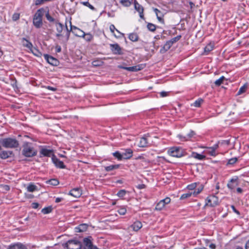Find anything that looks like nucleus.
Listing matches in <instances>:
<instances>
[{"instance_id": "obj_1", "label": "nucleus", "mask_w": 249, "mask_h": 249, "mask_svg": "<svg viewBox=\"0 0 249 249\" xmlns=\"http://www.w3.org/2000/svg\"><path fill=\"white\" fill-rule=\"evenodd\" d=\"M45 9L41 8L37 10L34 15L33 18V24L36 28H40L42 24V17L45 13H47Z\"/></svg>"}, {"instance_id": "obj_2", "label": "nucleus", "mask_w": 249, "mask_h": 249, "mask_svg": "<svg viewBox=\"0 0 249 249\" xmlns=\"http://www.w3.org/2000/svg\"><path fill=\"white\" fill-rule=\"evenodd\" d=\"M2 146L5 148H15L19 146L18 141L12 138H6L0 139Z\"/></svg>"}, {"instance_id": "obj_3", "label": "nucleus", "mask_w": 249, "mask_h": 249, "mask_svg": "<svg viewBox=\"0 0 249 249\" xmlns=\"http://www.w3.org/2000/svg\"><path fill=\"white\" fill-rule=\"evenodd\" d=\"M22 153L26 157H32L37 154V151L33 147L32 143L26 142L23 144Z\"/></svg>"}, {"instance_id": "obj_4", "label": "nucleus", "mask_w": 249, "mask_h": 249, "mask_svg": "<svg viewBox=\"0 0 249 249\" xmlns=\"http://www.w3.org/2000/svg\"><path fill=\"white\" fill-rule=\"evenodd\" d=\"M46 9L47 10V12L46 13V18L50 22H55L56 30L57 32L56 34V36L59 38L62 36L61 33L63 30V25L59 22L58 21H55V19L50 15L48 7H46Z\"/></svg>"}, {"instance_id": "obj_5", "label": "nucleus", "mask_w": 249, "mask_h": 249, "mask_svg": "<svg viewBox=\"0 0 249 249\" xmlns=\"http://www.w3.org/2000/svg\"><path fill=\"white\" fill-rule=\"evenodd\" d=\"M65 249H81V243L77 240H70L63 244Z\"/></svg>"}, {"instance_id": "obj_6", "label": "nucleus", "mask_w": 249, "mask_h": 249, "mask_svg": "<svg viewBox=\"0 0 249 249\" xmlns=\"http://www.w3.org/2000/svg\"><path fill=\"white\" fill-rule=\"evenodd\" d=\"M168 153L171 156L177 158H180L183 156L182 149L178 147L170 148L168 151Z\"/></svg>"}, {"instance_id": "obj_7", "label": "nucleus", "mask_w": 249, "mask_h": 249, "mask_svg": "<svg viewBox=\"0 0 249 249\" xmlns=\"http://www.w3.org/2000/svg\"><path fill=\"white\" fill-rule=\"evenodd\" d=\"M91 239L92 237L91 236L84 238V247L83 249H99L97 247L93 245Z\"/></svg>"}, {"instance_id": "obj_8", "label": "nucleus", "mask_w": 249, "mask_h": 249, "mask_svg": "<svg viewBox=\"0 0 249 249\" xmlns=\"http://www.w3.org/2000/svg\"><path fill=\"white\" fill-rule=\"evenodd\" d=\"M206 201V205H209L211 207H214L218 204V198L216 196L212 195L207 197Z\"/></svg>"}, {"instance_id": "obj_9", "label": "nucleus", "mask_w": 249, "mask_h": 249, "mask_svg": "<svg viewBox=\"0 0 249 249\" xmlns=\"http://www.w3.org/2000/svg\"><path fill=\"white\" fill-rule=\"evenodd\" d=\"M144 64H141L136 66L129 67L119 66V68L124 70H126L130 71H137L142 70L144 68Z\"/></svg>"}, {"instance_id": "obj_10", "label": "nucleus", "mask_w": 249, "mask_h": 249, "mask_svg": "<svg viewBox=\"0 0 249 249\" xmlns=\"http://www.w3.org/2000/svg\"><path fill=\"white\" fill-rule=\"evenodd\" d=\"M238 185V177L235 176L231 178L227 184V187L231 191L233 190Z\"/></svg>"}, {"instance_id": "obj_11", "label": "nucleus", "mask_w": 249, "mask_h": 249, "mask_svg": "<svg viewBox=\"0 0 249 249\" xmlns=\"http://www.w3.org/2000/svg\"><path fill=\"white\" fill-rule=\"evenodd\" d=\"M110 48L114 54L121 55L123 54L122 48L117 43L110 44Z\"/></svg>"}, {"instance_id": "obj_12", "label": "nucleus", "mask_w": 249, "mask_h": 249, "mask_svg": "<svg viewBox=\"0 0 249 249\" xmlns=\"http://www.w3.org/2000/svg\"><path fill=\"white\" fill-rule=\"evenodd\" d=\"M43 56L45 60L47 61V62L50 64L51 65L53 66H57L58 65L59 61L56 58L48 54H44Z\"/></svg>"}, {"instance_id": "obj_13", "label": "nucleus", "mask_w": 249, "mask_h": 249, "mask_svg": "<svg viewBox=\"0 0 249 249\" xmlns=\"http://www.w3.org/2000/svg\"><path fill=\"white\" fill-rule=\"evenodd\" d=\"M196 135L195 132L194 131H190V132L186 135H182L179 134L178 135V137L180 139L181 141L185 142L191 140V139L194 137Z\"/></svg>"}, {"instance_id": "obj_14", "label": "nucleus", "mask_w": 249, "mask_h": 249, "mask_svg": "<svg viewBox=\"0 0 249 249\" xmlns=\"http://www.w3.org/2000/svg\"><path fill=\"white\" fill-rule=\"evenodd\" d=\"M52 160L56 167L60 169L66 168V166L64 165L63 162L57 158L54 155H53Z\"/></svg>"}, {"instance_id": "obj_15", "label": "nucleus", "mask_w": 249, "mask_h": 249, "mask_svg": "<svg viewBox=\"0 0 249 249\" xmlns=\"http://www.w3.org/2000/svg\"><path fill=\"white\" fill-rule=\"evenodd\" d=\"M40 157H52L53 153V150L51 149H48L45 147H41L40 150Z\"/></svg>"}, {"instance_id": "obj_16", "label": "nucleus", "mask_w": 249, "mask_h": 249, "mask_svg": "<svg viewBox=\"0 0 249 249\" xmlns=\"http://www.w3.org/2000/svg\"><path fill=\"white\" fill-rule=\"evenodd\" d=\"M134 8L135 9L139 12L140 17L141 18L144 19V15H143V7L140 5L136 0H135L134 1Z\"/></svg>"}, {"instance_id": "obj_17", "label": "nucleus", "mask_w": 249, "mask_h": 249, "mask_svg": "<svg viewBox=\"0 0 249 249\" xmlns=\"http://www.w3.org/2000/svg\"><path fill=\"white\" fill-rule=\"evenodd\" d=\"M122 159L128 160L130 159L133 156V151L130 148L126 149L124 152L122 153Z\"/></svg>"}, {"instance_id": "obj_18", "label": "nucleus", "mask_w": 249, "mask_h": 249, "mask_svg": "<svg viewBox=\"0 0 249 249\" xmlns=\"http://www.w3.org/2000/svg\"><path fill=\"white\" fill-rule=\"evenodd\" d=\"M69 195L72 196L74 197L78 198L82 195V192L80 189L76 188L71 190L70 191Z\"/></svg>"}, {"instance_id": "obj_19", "label": "nucleus", "mask_w": 249, "mask_h": 249, "mask_svg": "<svg viewBox=\"0 0 249 249\" xmlns=\"http://www.w3.org/2000/svg\"><path fill=\"white\" fill-rule=\"evenodd\" d=\"M6 249H27V248L22 244L18 243L9 245Z\"/></svg>"}, {"instance_id": "obj_20", "label": "nucleus", "mask_w": 249, "mask_h": 249, "mask_svg": "<svg viewBox=\"0 0 249 249\" xmlns=\"http://www.w3.org/2000/svg\"><path fill=\"white\" fill-rule=\"evenodd\" d=\"M153 11L155 12L158 20L160 22L163 23L164 19L163 18V17L164 15H163V13L156 8H153Z\"/></svg>"}, {"instance_id": "obj_21", "label": "nucleus", "mask_w": 249, "mask_h": 249, "mask_svg": "<svg viewBox=\"0 0 249 249\" xmlns=\"http://www.w3.org/2000/svg\"><path fill=\"white\" fill-rule=\"evenodd\" d=\"M73 30L72 31V33L76 36L82 37L85 35V33L82 30L77 28L76 26H73Z\"/></svg>"}, {"instance_id": "obj_22", "label": "nucleus", "mask_w": 249, "mask_h": 249, "mask_svg": "<svg viewBox=\"0 0 249 249\" xmlns=\"http://www.w3.org/2000/svg\"><path fill=\"white\" fill-rule=\"evenodd\" d=\"M12 154V151L3 150L0 152V158L5 160L10 157Z\"/></svg>"}, {"instance_id": "obj_23", "label": "nucleus", "mask_w": 249, "mask_h": 249, "mask_svg": "<svg viewBox=\"0 0 249 249\" xmlns=\"http://www.w3.org/2000/svg\"><path fill=\"white\" fill-rule=\"evenodd\" d=\"M172 45L173 44L169 40L167 41L163 46L160 49V53H165L170 49Z\"/></svg>"}, {"instance_id": "obj_24", "label": "nucleus", "mask_w": 249, "mask_h": 249, "mask_svg": "<svg viewBox=\"0 0 249 249\" xmlns=\"http://www.w3.org/2000/svg\"><path fill=\"white\" fill-rule=\"evenodd\" d=\"M148 144L147 138L145 137H143L140 138L138 146L140 147H146L148 146Z\"/></svg>"}, {"instance_id": "obj_25", "label": "nucleus", "mask_w": 249, "mask_h": 249, "mask_svg": "<svg viewBox=\"0 0 249 249\" xmlns=\"http://www.w3.org/2000/svg\"><path fill=\"white\" fill-rule=\"evenodd\" d=\"M142 227V224L139 221H136L131 225V228L134 231H138Z\"/></svg>"}, {"instance_id": "obj_26", "label": "nucleus", "mask_w": 249, "mask_h": 249, "mask_svg": "<svg viewBox=\"0 0 249 249\" xmlns=\"http://www.w3.org/2000/svg\"><path fill=\"white\" fill-rule=\"evenodd\" d=\"M21 43L24 47H26L29 50H30V49H32L33 47L32 43L29 40H28L25 38H22Z\"/></svg>"}, {"instance_id": "obj_27", "label": "nucleus", "mask_w": 249, "mask_h": 249, "mask_svg": "<svg viewBox=\"0 0 249 249\" xmlns=\"http://www.w3.org/2000/svg\"><path fill=\"white\" fill-rule=\"evenodd\" d=\"M88 228V225L87 224H81L76 227L75 230L76 232H83L86 231Z\"/></svg>"}, {"instance_id": "obj_28", "label": "nucleus", "mask_w": 249, "mask_h": 249, "mask_svg": "<svg viewBox=\"0 0 249 249\" xmlns=\"http://www.w3.org/2000/svg\"><path fill=\"white\" fill-rule=\"evenodd\" d=\"M214 48V45L213 43H209L204 48V53L205 54H208Z\"/></svg>"}, {"instance_id": "obj_29", "label": "nucleus", "mask_w": 249, "mask_h": 249, "mask_svg": "<svg viewBox=\"0 0 249 249\" xmlns=\"http://www.w3.org/2000/svg\"><path fill=\"white\" fill-rule=\"evenodd\" d=\"M128 38L131 41L136 42L138 40L139 36L137 33H132L129 34Z\"/></svg>"}, {"instance_id": "obj_30", "label": "nucleus", "mask_w": 249, "mask_h": 249, "mask_svg": "<svg viewBox=\"0 0 249 249\" xmlns=\"http://www.w3.org/2000/svg\"><path fill=\"white\" fill-rule=\"evenodd\" d=\"M31 52L36 56L41 57L42 53L36 48L32 47L30 50Z\"/></svg>"}, {"instance_id": "obj_31", "label": "nucleus", "mask_w": 249, "mask_h": 249, "mask_svg": "<svg viewBox=\"0 0 249 249\" xmlns=\"http://www.w3.org/2000/svg\"><path fill=\"white\" fill-rule=\"evenodd\" d=\"M192 157L199 160H202L205 158V156L204 155L198 154L196 152H193L192 154Z\"/></svg>"}, {"instance_id": "obj_32", "label": "nucleus", "mask_w": 249, "mask_h": 249, "mask_svg": "<svg viewBox=\"0 0 249 249\" xmlns=\"http://www.w3.org/2000/svg\"><path fill=\"white\" fill-rule=\"evenodd\" d=\"M119 167V164L110 165L105 167V170L107 172H109L115 169H118Z\"/></svg>"}, {"instance_id": "obj_33", "label": "nucleus", "mask_w": 249, "mask_h": 249, "mask_svg": "<svg viewBox=\"0 0 249 249\" xmlns=\"http://www.w3.org/2000/svg\"><path fill=\"white\" fill-rule=\"evenodd\" d=\"M59 182L58 179L56 178H52L46 181V183L53 186H56L59 184Z\"/></svg>"}, {"instance_id": "obj_34", "label": "nucleus", "mask_w": 249, "mask_h": 249, "mask_svg": "<svg viewBox=\"0 0 249 249\" xmlns=\"http://www.w3.org/2000/svg\"><path fill=\"white\" fill-rule=\"evenodd\" d=\"M87 41L89 42L93 38V36L90 33H85V35L82 36Z\"/></svg>"}, {"instance_id": "obj_35", "label": "nucleus", "mask_w": 249, "mask_h": 249, "mask_svg": "<svg viewBox=\"0 0 249 249\" xmlns=\"http://www.w3.org/2000/svg\"><path fill=\"white\" fill-rule=\"evenodd\" d=\"M165 207V205L164 203L160 200L159 202H158L155 207V210L157 211H160L163 209Z\"/></svg>"}, {"instance_id": "obj_36", "label": "nucleus", "mask_w": 249, "mask_h": 249, "mask_svg": "<svg viewBox=\"0 0 249 249\" xmlns=\"http://www.w3.org/2000/svg\"><path fill=\"white\" fill-rule=\"evenodd\" d=\"M27 191L29 192H33L37 190L36 186L30 183L27 188Z\"/></svg>"}, {"instance_id": "obj_37", "label": "nucleus", "mask_w": 249, "mask_h": 249, "mask_svg": "<svg viewBox=\"0 0 249 249\" xmlns=\"http://www.w3.org/2000/svg\"><path fill=\"white\" fill-rule=\"evenodd\" d=\"M238 160V158L236 157L232 158L229 159L226 164L227 166L230 165H233L235 164Z\"/></svg>"}, {"instance_id": "obj_38", "label": "nucleus", "mask_w": 249, "mask_h": 249, "mask_svg": "<svg viewBox=\"0 0 249 249\" xmlns=\"http://www.w3.org/2000/svg\"><path fill=\"white\" fill-rule=\"evenodd\" d=\"M52 206L47 207L42 209L41 213L45 214H48L50 213L52 211Z\"/></svg>"}, {"instance_id": "obj_39", "label": "nucleus", "mask_w": 249, "mask_h": 249, "mask_svg": "<svg viewBox=\"0 0 249 249\" xmlns=\"http://www.w3.org/2000/svg\"><path fill=\"white\" fill-rule=\"evenodd\" d=\"M147 28L150 31L154 32L156 29V26L151 23H148Z\"/></svg>"}, {"instance_id": "obj_40", "label": "nucleus", "mask_w": 249, "mask_h": 249, "mask_svg": "<svg viewBox=\"0 0 249 249\" xmlns=\"http://www.w3.org/2000/svg\"><path fill=\"white\" fill-rule=\"evenodd\" d=\"M113 155L115 158L117 159L118 160H121L122 159V154L119 151H116L113 153Z\"/></svg>"}, {"instance_id": "obj_41", "label": "nucleus", "mask_w": 249, "mask_h": 249, "mask_svg": "<svg viewBox=\"0 0 249 249\" xmlns=\"http://www.w3.org/2000/svg\"><path fill=\"white\" fill-rule=\"evenodd\" d=\"M203 101L202 99L199 98L194 103L193 106L197 107H200Z\"/></svg>"}, {"instance_id": "obj_42", "label": "nucleus", "mask_w": 249, "mask_h": 249, "mask_svg": "<svg viewBox=\"0 0 249 249\" xmlns=\"http://www.w3.org/2000/svg\"><path fill=\"white\" fill-rule=\"evenodd\" d=\"M225 79V77L224 76H222L218 79L216 80L214 82V84L216 86H219L223 83V80Z\"/></svg>"}, {"instance_id": "obj_43", "label": "nucleus", "mask_w": 249, "mask_h": 249, "mask_svg": "<svg viewBox=\"0 0 249 249\" xmlns=\"http://www.w3.org/2000/svg\"><path fill=\"white\" fill-rule=\"evenodd\" d=\"M127 192H128L125 190H120L117 193V196L119 197H123L124 196H125Z\"/></svg>"}, {"instance_id": "obj_44", "label": "nucleus", "mask_w": 249, "mask_h": 249, "mask_svg": "<svg viewBox=\"0 0 249 249\" xmlns=\"http://www.w3.org/2000/svg\"><path fill=\"white\" fill-rule=\"evenodd\" d=\"M120 3L126 7H129L131 4V2L129 0H120Z\"/></svg>"}, {"instance_id": "obj_45", "label": "nucleus", "mask_w": 249, "mask_h": 249, "mask_svg": "<svg viewBox=\"0 0 249 249\" xmlns=\"http://www.w3.org/2000/svg\"><path fill=\"white\" fill-rule=\"evenodd\" d=\"M247 88V85H244L243 86H242L239 89L237 92V95H241L242 93H244L246 91Z\"/></svg>"}, {"instance_id": "obj_46", "label": "nucleus", "mask_w": 249, "mask_h": 249, "mask_svg": "<svg viewBox=\"0 0 249 249\" xmlns=\"http://www.w3.org/2000/svg\"><path fill=\"white\" fill-rule=\"evenodd\" d=\"M207 153L212 156H215L216 155L215 150L211 147L208 148Z\"/></svg>"}, {"instance_id": "obj_47", "label": "nucleus", "mask_w": 249, "mask_h": 249, "mask_svg": "<svg viewBox=\"0 0 249 249\" xmlns=\"http://www.w3.org/2000/svg\"><path fill=\"white\" fill-rule=\"evenodd\" d=\"M181 37V35L177 36L172 38L170 40H169V41L172 43V44L173 45L174 43H176V42L178 41Z\"/></svg>"}, {"instance_id": "obj_48", "label": "nucleus", "mask_w": 249, "mask_h": 249, "mask_svg": "<svg viewBox=\"0 0 249 249\" xmlns=\"http://www.w3.org/2000/svg\"><path fill=\"white\" fill-rule=\"evenodd\" d=\"M205 241L206 246H209V248H211V249H215L216 245L214 244L211 243L209 244V243L210 242V241L208 239L205 240Z\"/></svg>"}, {"instance_id": "obj_49", "label": "nucleus", "mask_w": 249, "mask_h": 249, "mask_svg": "<svg viewBox=\"0 0 249 249\" xmlns=\"http://www.w3.org/2000/svg\"><path fill=\"white\" fill-rule=\"evenodd\" d=\"M118 213L121 215H124L126 213V209L125 207H120L118 210Z\"/></svg>"}, {"instance_id": "obj_50", "label": "nucleus", "mask_w": 249, "mask_h": 249, "mask_svg": "<svg viewBox=\"0 0 249 249\" xmlns=\"http://www.w3.org/2000/svg\"><path fill=\"white\" fill-rule=\"evenodd\" d=\"M52 0H36L35 4L36 5H41L46 2L52 1Z\"/></svg>"}, {"instance_id": "obj_51", "label": "nucleus", "mask_w": 249, "mask_h": 249, "mask_svg": "<svg viewBox=\"0 0 249 249\" xmlns=\"http://www.w3.org/2000/svg\"><path fill=\"white\" fill-rule=\"evenodd\" d=\"M192 193L183 194L180 196V199L181 200H183V199H186L187 198L190 197L192 196Z\"/></svg>"}, {"instance_id": "obj_52", "label": "nucleus", "mask_w": 249, "mask_h": 249, "mask_svg": "<svg viewBox=\"0 0 249 249\" xmlns=\"http://www.w3.org/2000/svg\"><path fill=\"white\" fill-rule=\"evenodd\" d=\"M196 186H197V183L195 182V183H193L188 185L187 186V188L188 189H189L190 190H193L196 188Z\"/></svg>"}, {"instance_id": "obj_53", "label": "nucleus", "mask_w": 249, "mask_h": 249, "mask_svg": "<svg viewBox=\"0 0 249 249\" xmlns=\"http://www.w3.org/2000/svg\"><path fill=\"white\" fill-rule=\"evenodd\" d=\"M82 3L83 5L88 7L92 10H95V8L92 5H91L88 1L83 2H82Z\"/></svg>"}, {"instance_id": "obj_54", "label": "nucleus", "mask_w": 249, "mask_h": 249, "mask_svg": "<svg viewBox=\"0 0 249 249\" xmlns=\"http://www.w3.org/2000/svg\"><path fill=\"white\" fill-rule=\"evenodd\" d=\"M218 143L222 145H229L230 144V140H222L221 142H219Z\"/></svg>"}, {"instance_id": "obj_55", "label": "nucleus", "mask_w": 249, "mask_h": 249, "mask_svg": "<svg viewBox=\"0 0 249 249\" xmlns=\"http://www.w3.org/2000/svg\"><path fill=\"white\" fill-rule=\"evenodd\" d=\"M19 14L17 13H14L12 16V19L13 21H17L19 18Z\"/></svg>"}, {"instance_id": "obj_56", "label": "nucleus", "mask_w": 249, "mask_h": 249, "mask_svg": "<svg viewBox=\"0 0 249 249\" xmlns=\"http://www.w3.org/2000/svg\"><path fill=\"white\" fill-rule=\"evenodd\" d=\"M161 200V201H162V202L165 205L166 204H167L170 202L171 199L169 197H167L165 198L162 199Z\"/></svg>"}, {"instance_id": "obj_57", "label": "nucleus", "mask_w": 249, "mask_h": 249, "mask_svg": "<svg viewBox=\"0 0 249 249\" xmlns=\"http://www.w3.org/2000/svg\"><path fill=\"white\" fill-rule=\"evenodd\" d=\"M70 24H71V27H70V29H68V26H67V25L66 24V26H65L66 29L67 30V33H69L70 34L71 32H72L73 30V26H72L71 25V22H70Z\"/></svg>"}, {"instance_id": "obj_58", "label": "nucleus", "mask_w": 249, "mask_h": 249, "mask_svg": "<svg viewBox=\"0 0 249 249\" xmlns=\"http://www.w3.org/2000/svg\"><path fill=\"white\" fill-rule=\"evenodd\" d=\"M160 96L161 97H164L168 95L169 92L166 91H161L160 93Z\"/></svg>"}, {"instance_id": "obj_59", "label": "nucleus", "mask_w": 249, "mask_h": 249, "mask_svg": "<svg viewBox=\"0 0 249 249\" xmlns=\"http://www.w3.org/2000/svg\"><path fill=\"white\" fill-rule=\"evenodd\" d=\"M31 206H32V208L37 209V208H38L39 204L38 203H37V202H33L32 203Z\"/></svg>"}, {"instance_id": "obj_60", "label": "nucleus", "mask_w": 249, "mask_h": 249, "mask_svg": "<svg viewBox=\"0 0 249 249\" xmlns=\"http://www.w3.org/2000/svg\"><path fill=\"white\" fill-rule=\"evenodd\" d=\"M109 29H110V31H111V32L112 33H113V34H114V31H115V30H116V28H115V26H114L113 24H111V25H110V27H109Z\"/></svg>"}, {"instance_id": "obj_61", "label": "nucleus", "mask_w": 249, "mask_h": 249, "mask_svg": "<svg viewBox=\"0 0 249 249\" xmlns=\"http://www.w3.org/2000/svg\"><path fill=\"white\" fill-rule=\"evenodd\" d=\"M55 51L56 53H60L61 51V47L60 46L57 45L55 46Z\"/></svg>"}, {"instance_id": "obj_62", "label": "nucleus", "mask_w": 249, "mask_h": 249, "mask_svg": "<svg viewBox=\"0 0 249 249\" xmlns=\"http://www.w3.org/2000/svg\"><path fill=\"white\" fill-rule=\"evenodd\" d=\"M45 88L47 89L51 90L53 91H55L57 89L56 88L51 87V86H47Z\"/></svg>"}, {"instance_id": "obj_63", "label": "nucleus", "mask_w": 249, "mask_h": 249, "mask_svg": "<svg viewBox=\"0 0 249 249\" xmlns=\"http://www.w3.org/2000/svg\"><path fill=\"white\" fill-rule=\"evenodd\" d=\"M231 208H232V209L233 211L235 213H237V214H240V212H239L238 210H237L236 209V208H235V207H234L233 205H232V206H231Z\"/></svg>"}, {"instance_id": "obj_64", "label": "nucleus", "mask_w": 249, "mask_h": 249, "mask_svg": "<svg viewBox=\"0 0 249 249\" xmlns=\"http://www.w3.org/2000/svg\"><path fill=\"white\" fill-rule=\"evenodd\" d=\"M245 249H249V239L248 240V241L246 243Z\"/></svg>"}]
</instances>
